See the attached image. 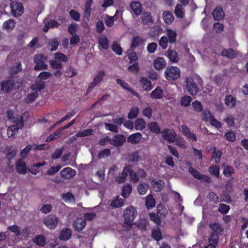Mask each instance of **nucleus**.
Wrapping results in <instances>:
<instances>
[{
  "mask_svg": "<svg viewBox=\"0 0 248 248\" xmlns=\"http://www.w3.org/2000/svg\"><path fill=\"white\" fill-rule=\"evenodd\" d=\"M235 170L231 166L227 165L224 167L223 174L227 177H232V175L234 174Z\"/></svg>",
  "mask_w": 248,
  "mask_h": 248,
  "instance_id": "39",
  "label": "nucleus"
},
{
  "mask_svg": "<svg viewBox=\"0 0 248 248\" xmlns=\"http://www.w3.org/2000/svg\"><path fill=\"white\" fill-rule=\"evenodd\" d=\"M224 137L229 141L233 142L235 140L236 136L234 132L232 130L226 132L224 135Z\"/></svg>",
  "mask_w": 248,
  "mask_h": 248,
  "instance_id": "59",
  "label": "nucleus"
},
{
  "mask_svg": "<svg viewBox=\"0 0 248 248\" xmlns=\"http://www.w3.org/2000/svg\"><path fill=\"white\" fill-rule=\"evenodd\" d=\"M54 59L58 62H66L68 61V58L62 52H58L54 54Z\"/></svg>",
  "mask_w": 248,
  "mask_h": 248,
  "instance_id": "43",
  "label": "nucleus"
},
{
  "mask_svg": "<svg viewBox=\"0 0 248 248\" xmlns=\"http://www.w3.org/2000/svg\"><path fill=\"white\" fill-rule=\"evenodd\" d=\"M23 84L21 78H10L3 81L1 83V90L5 93H10L12 90L20 88Z\"/></svg>",
  "mask_w": 248,
  "mask_h": 248,
  "instance_id": "1",
  "label": "nucleus"
},
{
  "mask_svg": "<svg viewBox=\"0 0 248 248\" xmlns=\"http://www.w3.org/2000/svg\"><path fill=\"white\" fill-rule=\"evenodd\" d=\"M71 231L68 228L63 229L60 234L59 238L63 241H66L70 238L71 236Z\"/></svg>",
  "mask_w": 248,
  "mask_h": 248,
  "instance_id": "27",
  "label": "nucleus"
},
{
  "mask_svg": "<svg viewBox=\"0 0 248 248\" xmlns=\"http://www.w3.org/2000/svg\"><path fill=\"white\" fill-rule=\"evenodd\" d=\"M165 78L168 80H175L180 77L181 71L176 66L167 67L164 72Z\"/></svg>",
  "mask_w": 248,
  "mask_h": 248,
  "instance_id": "3",
  "label": "nucleus"
},
{
  "mask_svg": "<svg viewBox=\"0 0 248 248\" xmlns=\"http://www.w3.org/2000/svg\"><path fill=\"white\" fill-rule=\"evenodd\" d=\"M230 207L226 204L220 203L218 208V211L222 214H226L229 211Z\"/></svg>",
  "mask_w": 248,
  "mask_h": 248,
  "instance_id": "63",
  "label": "nucleus"
},
{
  "mask_svg": "<svg viewBox=\"0 0 248 248\" xmlns=\"http://www.w3.org/2000/svg\"><path fill=\"white\" fill-rule=\"evenodd\" d=\"M11 14L14 17L21 16L24 12V7L21 2L13 1L10 4Z\"/></svg>",
  "mask_w": 248,
  "mask_h": 248,
  "instance_id": "7",
  "label": "nucleus"
},
{
  "mask_svg": "<svg viewBox=\"0 0 248 248\" xmlns=\"http://www.w3.org/2000/svg\"><path fill=\"white\" fill-rule=\"evenodd\" d=\"M141 18L142 22L144 25H151L153 23V18L150 13H143Z\"/></svg>",
  "mask_w": 248,
  "mask_h": 248,
  "instance_id": "30",
  "label": "nucleus"
},
{
  "mask_svg": "<svg viewBox=\"0 0 248 248\" xmlns=\"http://www.w3.org/2000/svg\"><path fill=\"white\" fill-rule=\"evenodd\" d=\"M221 155L222 151L221 150L216 151V149L214 147V153L212 155V159H215V163H219L220 162Z\"/></svg>",
  "mask_w": 248,
  "mask_h": 248,
  "instance_id": "47",
  "label": "nucleus"
},
{
  "mask_svg": "<svg viewBox=\"0 0 248 248\" xmlns=\"http://www.w3.org/2000/svg\"><path fill=\"white\" fill-rule=\"evenodd\" d=\"M59 219L56 215L50 214L43 219V223L48 229L52 230L58 226Z\"/></svg>",
  "mask_w": 248,
  "mask_h": 248,
  "instance_id": "5",
  "label": "nucleus"
},
{
  "mask_svg": "<svg viewBox=\"0 0 248 248\" xmlns=\"http://www.w3.org/2000/svg\"><path fill=\"white\" fill-rule=\"evenodd\" d=\"M132 191V186L129 184H126L123 186L122 188V196L124 198H127L129 197L130 194Z\"/></svg>",
  "mask_w": 248,
  "mask_h": 248,
  "instance_id": "34",
  "label": "nucleus"
},
{
  "mask_svg": "<svg viewBox=\"0 0 248 248\" xmlns=\"http://www.w3.org/2000/svg\"><path fill=\"white\" fill-rule=\"evenodd\" d=\"M46 58L42 54H36L34 56V62L35 65L34 69L35 71L46 70L47 68V65L45 63Z\"/></svg>",
  "mask_w": 248,
  "mask_h": 248,
  "instance_id": "4",
  "label": "nucleus"
},
{
  "mask_svg": "<svg viewBox=\"0 0 248 248\" xmlns=\"http://www.w3.org/2000/svg\"><path fill=\"white\" fill-rule=\"evenodd\" d=\"M98 43L102 48L104 49L108 48V40L105 35H103L98 38Z\"/></svg>",
  "mask_w": 248,
  "mask_h": 248,
  "instance_id": "37",
  "label": "nucleus"
},
{
  "mask_svg": "<svg viewBox=\"0 0 248 248\" xmlns=\"http://www.w3.org/2000/svg\"><path fill=\"white\" fill-rule=\"evenodd\" d=\"M166 65V62L163 57H158L154 61V66L156 70H161Z\"/></svg>",
  "mask_w": 248,
  "mask_h": 248,
  "instance_id": "16",
  "label": "nucleus"
},
{
  "mask_svg": "<svg viewBox=\"0 0 248 248\" xmlns=\"http://www.w3.org/2000/svg\"><path fill=\"white\" fill-rule=\"evenodd\" d=\"M45 82L43 81L36 79L34 84L31 86V89L37 92H40L45 89Z\"/></svg>",
  "mask_w": 248,
  "mask_h": 248,
  "instance_id": "29",
  "label": "nucleus"
},
{
  "mask_svg": "<svg viewBox=\"0 0 248 248\" xmlns=\"http://www.w3.org/2000/svg\"><path fill=\"white\" fill-rule=\"evenodd\" d=\"M112 50L117 55H121L122 54L123 50L121 46L117 44L116 42H114L111 46Z\"/></svg>",
  "mask_w": 248,
  "mask_h": 248,
  "instance_id": "52",
  "label": "nucleus"
},
{
  "mask_svg": "<svg viewBox=\"0 0 248 248\" xmlns=\"http://www.w3.org/2000/svg\"><path fill=\"white\" fill-rule=\"evenodd\" d=\"M162 138L170 143L173 142L176 137V133L173 130L165 128L162 131Z\"/></svg>",
  "mask_w": 248,
  "mask_h": 248,
  "instance_id": "9",
  "label": "nucleus"
},
{
  "mask_svg": "<svg viewBox=\"0 0 248 248\" xmlns=\"http://www.w3.org/2000/svg\"><path fill=\"white\" fill-rule=\"evenodd\" d=\"M128 70L132 73L137 74L140 71L139 63L138 62L130 63L128 67Z\"/></svg>",
  "mask_w": 248,
  "mask_h": 248,
  "instance_id": "54",
  "label": "nucleus"
},
{
  "mask_svg": "<svg viewBox=\"0 0 248 248\" xmlns=\"http://www.w3.org/2000/svg\"><path fill=\"white\" fill-rule=\"evenodd\" d=\"M33 241L37 245L41 247H44L46 244L45 237L42 234L35 236Z\"/></svg>",
  "mask_w": 248,
  "mask_h": 248,
  "instance_id": "32",
  "label": "nucleus"
},
{
  "mask_svg": "<svg viewBox=\"0 0 248 248\" xmlns=\"http://www.w3.org/2000/svg\"><path fill=\"white\" fill-rule=\"evenodd\" d=\"M123 204V199L119 198V196H117L111 202L110 205L113 207L119 208L121 207Z\"/></svg>",
  "mask_w": 248,
  "mask_h": 248,
  "instance_id": "45",
  "label": "nucleus"
},
{
  "mask_svg": "<svg viewBox=\"0 0 248 248\" xmlns=\"http://www.w3.org/2000/svg\"><path fill=\"white\" fill-rule=\"evenodd\" d=\"M225 103L229 108H233L236 104V100L232 95H227L225 98Z\"/></svg>",
  "mask_w": 248,
  "mask_h": 248,
  "instance_id": "31",
  "label": "nucleus"
},
{
  "mask_svg": "<svg viewBox=\"0 0 248 248\" xmlns=\"http://www.w3.org/2000/svg\"><path fill=\"white\" fill-rule=\"evenodd\" d=\"M126 158L129 162L137 164V162L141 159V156L139 155V152L136 151L133 152L128 153L126 155Z\"/></svg>",
  "mask_w": 248,
  "mask_h": 248,
  "instance_id": "11",
  "label": "nucleus"
},
{
  "mask_svg": "<svg viewBox=\"0 0 248 248\" xmlns=\"http://www.w3.org/2000/svg\"><path fill=\"white\" fill-rule=\"evenodd\" d=\"M169 42L170 44L175 43L176 41L177 33L171 29H168L166 30Z\"/></svg>",
  "mask_w": 248,
  "mask_h": 248,
  "instance_id": "26",
  "label": "nucleus"
},
{
  "mask_svg": "<svg viewBox=\"0 0 248 248\" xmlns=\"http://www.w3.org/2000/svg\"><path fill=\"white\" fill-rule=\"evenodd\" d=\"M116 83L117 84L120 85L123 88L130 92L134 96L137 97L138 98L140 97V95L139 94V93L137 92H136L134 89H133L128 84V83L125 82L124 81L120 78H118L116 79Z\"/></svg>",
  "mask_w": 248,
  "mask_h": 248,
  "instance_id": "12",
  "label": "nucleus"
},
{
  "mask_svg": "<svg viewBox=\"0 0 248 248\" xmlns=\"http://www.w3.org/2000/svg\"><path fill=\"white\" fill-rule=\"evenodd\" d=\"M61 174L63 178H72L76 175V171L71 168L66 167L61 170Z\"/></svg>",
  "mask_w": 248,
  "mask_h": 248,
  "instance_id": "15",
  "label": "nucleus"
},
{
  "mask_svg": "<svg viewBox=\"0 0 248 248\" xmlns=\"http://www.w3.org/2000/svg\"><path fill=\"white\" fill-rule=\"evenodd\" d=\"M139 113V108L138 107H134L130 108V111L128 114L129 119H133L136 118Z\"/></svg>",
  "mask_w": 248,
  "mask_h": 248,
  "instance_id": "44",
  "label": "nucleus"
},
{
  "mask_svg": "<svg viewBox=\"0 0 248 248\" xmlns=\"http://www.w3.org/2000/svg\"><path fill=\"white\" fill-rule=\"evenodd\" d=\"M186 87L188 93L192 95H196L198 92V87L192 78H186Z\"/></svg>",
  "mask_w": 248,
  "mask_h": 248,
  "instance_id": "8",
  "label": "nucleus"
},
{
  "mask_svg": "<svg viewBox=\"0 0 248 248\" xmlns=\"http://www.w3.org/2000/svg\"><path fill=\"white\" fill-rule=\"evenodd\" d=\"M15 24L16 22L15 20L13 19H10L3 23V28L8 31H11L15 28Z\"/></svg>",
  "mask_w": 248,
  "mask_h": 248,
  "instance_id": "36",
  "label": "nucleus"
},
{
  "mask_svg": "<svg viewBox=\"0 0 248 248\" xmlns=\"http://www.w3.org/2000/svg\"><path fill=\"white\" fill-rule=\"evenodd\" d=\"M192 106L194 110L197 112H200L203 110V106L199 101L196 100L193 102Z\"/></svg>",
  "mask_w": 248,
  "mask_h": 248,
  "instance_id": "51",
  "label": "nucleus"
},
{
  "mask_svg": "<svg viewBox=\"0 0 248 248\" xmlns=\"http://www.w3.org/2000/svg\"><path fill=\"white\" fill-rule=\"evenodd\" d=\"M140 84L145 91H151L153 89L151 81L145 77L140 78Z\"/></svg>",
  "mask_w": 248,
  "mask_h": 248,
  "instance_id": "19",
  "label": "nucleus"
},
{
  "mask_svg": "<svg viewBox=\"0 0 248 248\" xmlns=\"http://www.w3.org/2000/svg\"><path fill=\"white\" fill-rule=\"evenodd\" d=\"M61 134L62 131L60 129H59L54 133L48 136L46 140V141L48 142L52 141L54 140H56L61 136Z\"/></svg>",
  "mask_w": 248,
  "mask_h": 248,
  "instance_id": "46",
  "label": "nucleus"
},
{
  "mask_svg": "<svg viewBox=\"0 0 248 248\" xmlns=\"http://www.w3.org/2000/svg\"><path fill=\"white\" fill-rule=\"evenodd\" d=\"M167 56L171 62H177L179 60L178 53L175 51L169 49L167 51Z\"/></svg>",
  "mask_w": 248,
  "mask_h": 248,
  "instance_id": "24",
  "label": "nucleus"
},
{
  "mask_svg": "<svg viewBox=\"0 0 248 248\" xmlns=\"http://www.w3.org/2000/svg\"><path fill=\"white\" fill-rule=\"evenodd\" d=\"M145 122L142 119H138L135 123V127L136 130H142L145 127Z\"/></svg>",
  "mask_w": 248,
  "mask_h": 248,
  "instance_id": "53",
  "label": "nucleus"
},
{
  "mask_svg": "<svg viewBox=\"0 0 248 248\" xmlns=\"http://www.w3.org/2000/svg\"><path fill=\"white\" fill-rule=\"evenodd\" d=\"M110 144L115 147H120L123 145L125 141V138L122 134L115 135L112 139H111Z\"/></svg>",
  "mask_w": 248,
  "mask_h": 248,
  "instance_id": "10",
  "label": "nucleus"
},
{
  "mask_svg": "<svg viewBox=\"0 0 248 248\" xmlns=\"http://www.w3.org/2000/svg\"><path fill=\"white\" fill-rule=\"evenodd\" d=\"M16 170L19 174H25L27 173V165L22 159H19L17 161Z\"/></svg>",
  "mask_w": 248,
  "mask_h": 248,
  "instance_id": "14",
  "label": "nucleus"
},
{
  "mask_svg": "<svg viewBox=\"0 0 248 248\" xmlns=\"http://www.w3.org/2000/svg\"><path fill=\"white\" fill-rule=\"evenodd\" d=\"M163 20L167 24L171 23L174 20L172 14L170 11H165L163 14Z\"/></svg>",
  "mask_w": 248,
  "mask_h": 248,
  "instance_id": "38",
  "label": "nucleus"
},
{
  "mask_svg": "<svg viewBox=\"0 0 248 248\" xmlns=\"http://www.w3.org/2000/svg\"><path fill=\"white\" fill-rule=\"evenodd\" d=\"M148 128L152 132L158 134L161 132V129L158 123L155 122L149 123L148 125Z\"/></svg>",
  "mask_w": 248,
  "mask_h": 248,
  "instance_id": "28",
  "label": "nucleus"
},
{
  "mask_svg": "<svg viewBox=\"0 0 248 248\" xmlns=\"http://www.w3.org/2000/svg\"><path fill=\"white\" fill-rule=\"evenodd\" d=\"M209 226L212 230V232L215 234L220 235L223 231V228L219 223L215 222L211 223Z\"/></svg>",
  "mask_w": 248,
  "mask_h": 248,
  "instance_id": "21",
  "label": "nucleus"
},
{
  "mask_svg": "<svg viewBox=\"0 0 248 248\" xmlns=\"http://www.w3.org/2000/svg\"><path fill=\"white\" fill-rule=\"evenodd\" d=\"M59 43L55 38L50 40L48 43L49 49L51 51H54L58 49Z\"/></svg>",
  "mask_w": 248,
  "mask_h": 248,
  "instance_id": "48",
  "label": "nucleus"
},
{
  "mask_svg": "<svg viewBox=\"0 0 248 248\" xmlns=\"http://www.w3.org/2000/svg\"><path fill=\"white\" fill-rule=\"evenodd\" d=\"M142 139V135L140 133H136L129 135L127 139V141L131 144L139 143Z\"/></svg>",
  "mask_w": 248,
  "mask_h": 248,
  "instance_id": "18",
  "label": "nucleus"
},
{
  "mask_svg": "<svg viewBox=\"0 0 248 248\" xmlns=\"http://www.w3.org/2000/svg\"><path fill=\"white\" fill-rule=\"evenodd\" d=\"M86 225V221L83 219L78 218L73 223V227L76 231H82Z\"/></svg>",
  "mask_w": 248,
  "mask_h": 248,
  "instance_id": "13",
  "label": "nucleus"
},
{
  "mask_svg": "<svg viewBox=\"0 0 248 248\" xmlns=\"http://www.w3.org/2000/svg\"><path fill=\"white\" fill-rule=\"evenodd\" d=\"M6 158L9 160L13 159L16 155V150L12 148V146H7L5 148Z\"/></svg>",
  "mask_w": 248,
  "mask_h": 248,
  "instance_id": "35",
  "label": "nucleus"
},
{
  "mask_svg": "<svg viewBox=\"0 0 248 248\" xmlns=\"http://www.w3.org/2000/svg\"><path fill=\"white\" fill-rule=\"evenodd\" d=\"M77 74V70L70 66L69 68L65 71L64 75L66 78H72L76 76Z\"/></svg>",
  "mask_w": 248,
  "mask_h": 248,
  "instance_id": "41",
  "label": "nucleus"
},
{
  "mask_svg": "<svg viewBox=\"0 0 248 248\" xmlns=\"http://www.w3.org/2000/svg\"><path fill=\"white\" fill-rule=\"evenodd\" d=\"M152 237L156 241H158L162 238L161 232L157 227L156 229H153L152 231Z\"/></svg>",
  "mask_w": 248,
  "mask_h": 248,
  "instance_id": "50",
  "label": "nucleus"
},
{
  "mask_svg": "<svg viewBox=\"0 0 248 248\" xmlns=\"http://www.w3.org/2000/svg\"><path fill=\"white\" fill-rule=\"evenodd\" d=\"M209 201H212L215 203H217L219 201L218 196L214 192H210L207 196Z\"/></svg>",
  "mask_w": 248,
  "mask_h": 248,
  "instance_id": "64",
  "label": "nucleus"
},
{
  "mask_svg": "<svg viewBox=\"0 0 248 248\" xmlns=\"http://www.w3.org/2000/svg\"><path fill=\"white\" fill-rule=\"evenodd\" d=\"M150 96L152 99H161L163 96V91L160 87L157 86L151 92Z\"/></svg>",
  "mask_w": 248,
  "mask_h": 248,
  "instance_id": "22",
  "label": "nucleus"
},
{
  "mask_svg": "<svg viewBox=\"0 0 248 248\" xmlns=\"http://www.w3.org/2000/svg\"><path fill=\"white\" fill-rule=\"evenodd\" d=\"M221 54L222 56L230 59H233L236 57L235 51L232 48L223 49Z\"/></svg>",
  "mask_w": 248,
  "mask_h": 248,
  "instance_id": "33",
  "label": "nucleus"
},
{
  "mask_svg": "<svg viewBox=\"0 0 248 248\" xmlns=\"http://www.w3.org/2000/svg\"><path fill=\"white\" fill-rule=\"evenodd\" d=\"M49 63L50 66L54 69H61L62 68V64L61 62L55 59L49 61Z\"/></svg>",
  "mask_w": 248,
  "mask_h": 248,
  "instance_id": "56",
  "label": "nucleus"
},
{
  "mask_svg": "<svg viewBox=\"0 0 248 248\" xmlns=\"http://www.w3.org/2000/svg\"><path fill=\"white\" fill-rule=\"evenodd\" d=\"M8 230L14 233L17 236H19L21 234V231L20 230L19 227L16 225H14L8 227Z\"/></svg>",
  "mask_w": 248,
  "mask_h": 248,
  "instance_id": "62",
  "label": "nucleus"
},
{
  "mask_svg": "<svg viewBox=\"0 0 248 248\" xmlns=\"http://www.w3.org/2000/svg\"><path fill=\"white\" fill-rule=\"evenodd\" d=\"M212 15L215 20H220L224 17V12L221 6H217L213 10Z\"/></svg>",
  "mask_w": 248,
  "mask_h": 248,
  "instance_id": "17",
  "label": "nucleus"
},
{
  "mask_svg": "<svg viewBox=\"0 0 248 248\" xmlns=\"http://www.w3.org/2000/svg\"><path fill=\"white\" fill-rule=\"evenodd\" d=\"M213 116L211 112L209 110L202 111L201 113L202 119L204 122L210 121L211 119V116Z\"/></svg>",
  "mask_w": 248,
  "mask_h": 248,
  "instance_id": "60",
  "label": "nucleus"
},
{
  "mask_svg": "<svg viewBox=\"0 0 248 248\" xmlns=\"http://www.w3.org/2000/svg\"><path fill=\"white\" fill-rule=\"evenodd\" d=\"M22 70V65L20 62H16L15 65H14L11 70L10 73L11 74H16L20 72Z\"/></svg>",
  "mask_w": 248,
  "mask_h": 248,
  "instance_id": "55",
  "label": "nucleus"
},
{
  "mask_svg": "<svg viewBox=\"0 0 248 248\" xmlns=\"http://www.w3.org/2000/svg\"><path fill=\"white\" fill-rule=\"evenodd\" d=\"M144 43L143 39L139 36H135L132 38L130 48H136L139 46L142 45Z\"/></svg>",
  "mask_w": 248,
  "mask_h": 248,
  "instance_id": "25",
  "label": "nucleus"
},
{
  "mask_svg": "<svg viewBox=\"0 0 248 248\" xmlns=\"http://www.w3.org/2000/svg\"><path fill=\"white\" fill-rule=\"evenodd\" d=\"M149 188V185L147 183H140L138 187V191L140 194L143 195L146 193Z\"/></svg>",
  "mask_w": 248,
  "mask_h": 248,
  "instance_id": "42",
  "label": "nucleus"
},
{
  "mask_svg": "<svg viewBox=\"0 0 248 248\" xmlns=\"http://www.w3.org/2000/svg\"><path fill=\"white\" fill-rule=\"evenodd\" d=\"M191 100L192 99L190 96L185 95L181 99V105L185 107H187L189 106Z\"/></svg>",
  "mask_w": 248,
  "mask_h": 248,
  "instance_id": "57",
  "label": "nucleus"
},
{
  "mask_svg": "<svg viewBox=\"0 0 248 248\" xmlns=\"http://www.w3.org/2000/svg\"><path fill=\"white\" fill-rule=\"evenodd\" d=\"M136 209L133 206H129L124 211V223L126 225L127 230L130 229L135 224L133 221L136 217Z\"/></svg>",
  "mask_w": 248,
  "mask_h": 248,
  "instance_id": "2",
  "label": "nucleus"
},
{
  "mask_svg": "<svg viewBox=\"0 0 248 248\" xmlns=\"http://www.w3.org/2000/svg\"><path fill=\"white\" fill-rule=\"evenodd\" d=\"M130 7L136 16H139L141 14L142 7L140 3L138 1H133L130 3Z\"/></svg>",
  "mask_w": 248,
  "mask_h": 248,
  "instance_id": "23",
  "label": "nucleus"
},
{
  "mask_svg": "<svg viewBox=\"0 0 248 248\" xmlns=\"http://www.w3.org/2000/svg\"><path fill=\"white\" fill-rule=\"evenodd\" d=\"M105 75L104 71H100L96 76L93 78V81L89 85L86 93V95H88L92 90L100 83L103 79V78Z\"/></svg>",
  "mask_w": 248,
  "mask_h": 248,
  "instance_id": "6",
  "label": "nucleus"
},
{
  "mask_svg": "<svg viewBox=\"0 0 248 248\" xmlns=\"http://www.w3.org/2000/svg\"><path fill=\"white\" fill-rule=\"evenodd\" d=\"M174 13L176 16L183 18L184 16V13L183 11V7L182 5L177 4L175 7Z\"/></svg>",
  "mask_w": 248,
  "mask_h": 248,
  "instance_id": "61",
  "label": "nucleus"
},
{
  "mask_svg": "<svg viewBox=\"0 0 248 248\" xmlns=\"http://www.w3.org/2000/svg\"><path fill=\"white\" fill-rule=\"evenodd\" d=\"M18 130V127L16 125H12L9 127L7 129V133L8 137H12L16 135Z\"/></svg>",
  "mask_w": 248,
  "mask_h": 248,
  "instance_id": "58",
  "label": "nucleus"
},
{
  "mask_svg": "<svg viewBox=\"0 0 248 248\" xmlns=\"http://www.w3.org/2000/svg\"><path fill=\"white\" fill-rule=\"evenodd\" d=\"M155 200L153 196L149 195L146 197L145 205L147 209H151L155 206Z\"/></svg>",
  "mask_w": 248,
  "mask_h": 248,
  "instance_id": "40",
  "label": "nucleus"
},
{
  "mask_svg": "<svg viewBox=\"0 0 248 248\" xmlns=\"http://www.w3.org/2000/svg\"><path fill=\"white\" fill-rule=\"evenodd\" d=\"M128 171V167H124L122 172L119 173L115 178V181L119 184L124 183L126 177L127 176Z\"/></svg>",
  "mask_w": 248,
  "mask_h": 248,
  "instance_id": "20",
  "label": "nucleus"
},
{
  "mask_svg": "<svg viewBox=\"0 0 248 248\" xmlns=\"http://www.w3.org/2000/svg\"><path fill=\"white\" fill-rule=\"evenodd\" d=\"M209 172L210 174L218 178L219 175V168L217 165H213L209 167Z\"/></svg>",
  "mask_w": 248,
  "mask_h": 248,
  "instance_id": "49",
  "label": "nucleus"
}]
</instances>
